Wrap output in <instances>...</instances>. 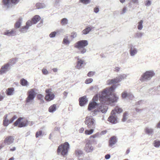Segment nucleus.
I'll use <instances>...</instances> for the list:
<instances>
[{
	"label": "nucleus",
	"mask_w": 160,
	"mask_h": 160,
	"mask_svg": "<svg viewBox=\"0 0 160 160\" xmlns=\"http://www.w3.org/2000/svg\"><path fill=\"white\" fill-rule=\"evenodd\" d=\"M116 85H113L109 88H106L99 94V98L101 103L98 104V108L93 111L91 112L90 115L93 116L98 114L99 112L105 113L107 111L108 107L104 104H109L111 103L116 102L118 99V97L116 96L114 93L112 92H114L116 88Z\"/></svg>",
	"instance_id": "nucleus-1"
},
{
	"label": "nucleus",
	"mask_w": 160,
	"mask_h": 160,
	"mask_svg": "<svg viewBox=\"0 0 160 160\" xmlns=\"http://www.w3.org/2000/svg\"><path fill=\"white\" fill-rule=\"evenodd\" d=\"M88 44V42L87 40H81L75 43L74 44L75 48L78 50L77 53L84 54L86 52L87 49L85 48Z\"/></svg>",
	"instance_id": "nucleus-2"
},
{
	"label": "nucleus",
	"mask_w": 160,
	"mask_h": 160,
	"mask_svg": "<svg viewBox=\"0 0 160 160\" xmlns=\"http://www.w3.org/2000/svg\"><path fill=\"white\" fill-rule=\"evenodd\" d=\"M122 112L121 108L116 107L114 110L112 111L111 115L108 118V121L112 124L116 123L118 122L117 116L118 114Z\"/></svg>",
	"instance_id": "nucleus-3"
},
{
	"label": "nucleus",
	"mask_w": 160,
	"mask_h": 160,
	"mask_svg": "<svg viewBox=\"0 0 160 160\" xmlns=\"http://www.w3.org/2000/svg\"><path fill=\"white\" fill-rule=\"evenodd\" d=\"M69 148V145L68 142H66L61 144L58 147L57 150L58 155H61L63 156L66 155L68 153Z\"/></svg>",
	"instance_id": "nucleus-4"
},
{
	"label": "nucleus",
	"mask_w": 160,
	"mask_h": 160,
	"mask_svg": "<svg viewBox=\"0 0 160 160\" xmlns=\"http://www.w3.org/2000/svg\"><path fill=\"white\" fill-rule=\"evenodd\" d=\"M127 76V75L125 74H120L114 78L108 80L107 81V84L108 85H110L117 83L120 82L123 79H126Z\"/></svg>",
	"instance_id": "nucleus-5"
},
{
	"label": "nucleus",
	"mask_w": 160,
	"mask_h": 160,
	"mask_svg": "<svg viewBox=\"0 0 160 160\" xmlns=\"http://www.w3.org/2000/svg\"><path fill=\"white\" fill-rule=\"evenodd\" d=\"M85 123L89 128H95L96 120L92 116L87 117L86 118Z\"/></svg>",
	"instance_id": "nucleus-6"
},
{
	"label": "nucleus",
	"mask_w": 160,
	"mask_h": 160,
	"mask_svg": "<svg viewBox=\"0 0 160 160\" xmlns=\"http://www.w3.org/2000/svg\"><path fill=\"white\" fill-rule=\"evenodd\" d=\"M155 73L153 70H149L146 72L141 76L140 80L141 81L150 80L154 76Z\"/></svg>",
	"instance_id": "nucleus-7"
},
{
	"label": "nucleus",
	"mask_w": 160,
	"mask_h": 160,
	"mask_svg": "<svg viewBox=\"0 0 160 160\" xmlns=\"http://www.w3.org/2000/svg\"><path fill=\"white\" fill-rule=\"evenodd\" d=\"M20 0H2V6L3 8H8L11 7L12 5H16Z\"/></svg>",
	"instance_id": "nucleus-8"
},
{
	"label": "nucleus",
	"mask_w": 160,
	"mask_h": 160,
	"mask_svg": "<svg viewBox=\"0 0 160 160\" xmlns=\"http://www.w3.org/2000/svg\"><path fill=\"white\" fill-rule=\"evenodd\" d=\"M36 93L33 89H31L28 91V95L26 99L27 103L32 102L35 98Z\"/></svg>",
	"instance_id": "nucleus-9"
},
{
	"label": "nucleus",
	"mask_w": 160,
	"mask_h": 160,
	"mask_svg": "<svg viewBox=\"0 0 160 160\" xmlns=\"http://www.w3.org/2000/svg\"><path fill=\"white\" fill-rule=\"evenodd\" d=\"M51 89H48L46 90L45 92L46 95L45 97V99L47 101H51L54 98V94L52 92Z\"/></svg>",
	"instance_id": "nucleus-10"
},
{
	"label": "nucleus",
	"mask_w": 160,
	"mask_h": 160,
	"mask_svg": "<svg viewBox=\"0 0 160 160\" xmlns=\"http://www.w3.org/2000/svg\"><path fill=\"white\" fill-rule=\"evenodd\" d=\"M23 119L22 117H20L14 122V125L16 126L18 125V127L19 128L24 127L27 125L28 124L25 122H20Z\"/></svg>",
	"instance_id": "nucleus-11"
},
{
	"label": "nucleus",
	"mask_w": 160,
	"mask_h": 160,
	"mask_svg": "<svg viewBox=\"0 0 160 160\" xmlns=\"http://www.w3.org/2000/svg\"><path fill=\"white\" fill-rule=\"evenodd\" d=\"M33 24L32 22L30 20H28L26 23V25L22 27L20 29V31L23 33L27 32L30 26Z\"/></svg>",
	"instance_id": "nucleus-12"
},
{
	"label": "nucleus",
	"mask_w": 160,
	"mask_h": 160,
	"mask_svg": "<svg viewBox=\"0 0 160 160\" xmlns=\"http://www.w3.org/2000/svg\"><path fill=\"white\" fill-rule=\"evenodd\" d=\"M14 139L12 136H8L5 138L3 141L4 143L6 145H10L14 141Z\"/></svg>",
	"instance_id": "nucleus-13"
},
{
	"label": "nucleus",
	"mask_w": 160,
	"mask_h": 160,
	"mask_svg": "<svg viewBox=\"0 0 160 160\" xmlns=\"http://www.w3.org/2000/svg\"><path fill=\"white\" fill-rule=\"evenodd\" d=\"M9 65V63H6L2 66L0 69V74H2L8 71L10 69Z\"/></svg>",
	"instance_id": "nucleus-14"
},
{
	"label": "nucleus",
	"mask_w": 160,
	"mask_h": 160,
	"mask_svg": "<svg viewBox=\"0 0 160 160\" xmlns=\"http://www.w3.org/2000/svg\"><path fill=\"white\" fill-rule=\"evenodd\" d=\"M144 132L148 136H152L154 134V129L151 127L148 126L144 128Z\"/></svg>",
	"instance_id": "nucleus-15"
},
{
	"label": "nucleus",
	"mask_w": 160,
	"mask_h": 160,
	"mask_svg": "<svg viewBox=\"0 0 160 160\" xmlns=\"http://www.w3.org/2000/svg\"><path fill=\"white\" fill-rule=\"evenodd\" d=\"M93 149V147L92 146L91 142L90 141H88L86 144L84 148L85 150L87 152H92Z\"/></svg>",
	"instance_id": "nucleus-16"
},
{
	"label": "nucleus",
	"mask_w": 160,
	"mask_h": 160,
	"mask_svg": "<svg viewBox=\"0 0 160 160\" xmlns=\"http://www.w3.org/2000/svg\"><path fill=\"white\" fill-rule=\"evenodd\" d=\"M16 32L15 28H13L12 30H6L3 32V34L9 37L14 36Z\"/></svg>",
	"instance_id": "nucleus-17"
},
{
	"label": "nucleus",
	"mask_w": 160,
	"mask_h": 160,
	"mask_svg": "<svg viewBox=\"0 0 160 160\" xmlns=\"http://www.w3.org/2000/svg\"><path fill=\"white\" fill-rule=\"evenodd\" d=\"M79 105L81 106H83L87 104L88 100L86 96L82 97L79 99Z\"/></svg>",
	"instance_id": "nucleus-18"
},
{
	"label": "nucleus",
	"mask_w": 160,
	"mask_h": 160,
	"mask_svg": "<svg viewBox=\"0 0 160 160\" xmlns=\"http://www.w3.org/2000/svg\"><path fill=\"white\" fill-rule=\"evenodd\" d=\"M129 51L130 56L133 57L137 54L138 50L136 48L132 46L131 47Z\"/></svg>",
	"instance_id": "nucleus-19"
},
{
	"label": "nucleus",
	"mask_w": 160,
	"mask_h": 160,
	"mask_svg": "<svg viewBox=\"0 0 160 160\" xmlns=\"http://www.w3.org/2000/svg\"><path fill=\"white\" fill-rule=\"evenodd\" d=\"M117 142L116 137L115 136H112L109 141V145L110 147H112L115 145Z\"/></svg>",
	"instance_id": "nucleus-20"
},
{
	"label": "nucleus",
	"mask_w": 160,
	"mask_h": 160,
	"mask_svg": "<svg viewBox=\"0 0 160 160\" xmlns=\"http://www.w3.org/2000/svg\"><path fill=\"white\" fill-rule=\"evenodd\" d=\"M122 97L123 99L126 98L127 97L132 98L133 95L130 93H128L127 91H124L122 93Z\"/></svg>",
	"instance_id": "nucleus-21"
},
{
	"label": "nucleus",
	"mask_w": 160,
	"mask_h": 160,
	"mask_svg": "<svg viewBox=\"0 0 160 160\" xmlns=\"http://www.w3.org/2000/svg\"><path fill=\"white\" fill-rule=\"evenodd\" d=\"M14 89L13 88H8L6 91L7 95L11 96L13 95L14 93Z\"/></svg>",
	"instance_id": "nucleus-22"
},
{
	"label": "nucleus",
	"mask_w": 160,
	"mask_h": 160,
	"mask_svg": "<svg viewBox=\"0 0 160 160\" xmlns=\"http://www.w3.org/2000/svg\"><path fill=\"white\" fill-rule=\"evenodd\" d=\"M84 63V61L83 60L78 61L76 66V68L78 69H81L82 67V65Z\"/></svg>",
	"instance_id": "nucleus-23"
},
{
	"label": "nucleus",
	"mask_w": 160,
	"mask_h": 160,
	"mask_svg": "<svg viewBox=\"0 0 160 160\" xmlns=\"http://www.w3.org/2000/svg\"><path fill=\"white\" fill-rule=\"evenodd\" d=\"M93 28V27H87L82 31V32L83 34H87Z\"/></svg>",
	"instance_id": "nucleus-24"
},
{
	"label": "nucleus",
	"mask_w": 160,
	"mask_h": 160,
	"mask_svg": "<svg viewBox=\"0 0 160 160\" xmlns=\"http://www.w3.org/2000/svg\"><path fill=\"white\" fill-rule=\"evenodd\" d=\"M97 105V103L95 101H93L92 102L90 103L88 106V110L89 111L92 110V109L95 108Z\"/></svg>",
	"instance_id": "nucleus-25"
},
{
	"label": "nucleus",
	"mask_w": 160,
	"mask_h": 160,
	"mask_svg": "<svg viewBox=\"0 0 160 160\" xmlns=\"http://www.w3.org/2000/svg\"><path fill=\"white\" fill-rule=\"evenodd\" d=\"M8 114H6L4 117V120L3 121V124L4 126L7 127L9 123V120L7 118Z\"/></svg>",
	"instance_id": "nucleus-26"
},
{
	"label": "nucleus",
	"mask_w": 160,
	"mask_h": 160,
	"mask_svg": "<svg viewBox=\"0 0 160 160\" xmlns=\"http://www.w3.org/2000/svg\"><path fill=\"white\" fill-rule=\"evenodd\" d=\"M40 19V17L38 15L35 16L33 18H32L31 21L33 24H36Z\"/></svg>",
	"instance_id": "nucleus-27"
},
{
	"label": "nucleus",
	"mask_w": 160,
	"mask_h": 160,
	"mask_svg": "<svg viewBox=\"0 0 160 160\" xmlns=\"http://www.w3.org/2000/svg\"><path fill=\"white\" fill-rule=\"evenodd\" d=\"M22 21V18H19L18 21L15 23L14 28L16 29V28H19L21 25Z\"/></svg>",
	"instance_id": "nucleus-28"
},
{
	"label": "nucleus",
	"mask_w": 160,
	"mask_h": 160,
	"mask_svg": "<svg viewBox=\"0 0 160 160\" xmlns=\"http://www.w3.org/2000/svg\"><path fill=\"white\" fill-rule=\"evenodd\" d=\"M63 29H60L59 30H57V32L54 31L52 32L49 34V37L51 38H54L55 36L57 33L62 32H63Z\"/></svg>",
	"instance_id": "nucleus-29"
},
{
	"label": "nucleus",
	"mask_w": 160,
	"mask_h": 160,
	"mask_svg": "<svg viewBox=\"0 0 160 160\" xmlns=\"http://www.w3.org/2000/svg\"><path fill=\"white\" fill-rule=\"evenodd\" d=\"M20 83L22 86H27L28 85V81L24 78H22L20 81Z\"/></svg>",
	"instance_id": "nucleus-30"
},
{
	"label": "nucleus",
	"mask_w": 160,
	"mask_h": 160,
	"mask_svg": "<svg viewBox=\"0 0 160 160\" xmlns=\"http://www.w3.org/2000/svg\"><path fill=\"white\" fill-rule=\"evenodd\" d=\"M37 9L43 8L46 7L45 5L43 3H37L36 5Z\"/></svg>",
	"instance_id": "nucleus-31"
},
{
	"label": "nucleus",
	"mask_w": 160,
	"mask_h": 160,
	"mask_svg": "<svg viewBox=\"0 0 160 160\" xmlns=\"http://www.w3.org/2000/svg\"><path fill=\"white\" fill-rule=\"evenodd\" d=\"M56 110V105L53 104L51 105L48 109V111L50 112H53Z\"/></svg>",
	"instance_id": "nucleus-32"
},
{
	"label": "nucleus",
	"mask_w": 160,
	"mask_h": 160,
	"mask_svg": "<svg viewBox=\"0 0 160 160\" xmlns=\"http://www.w3.org/2000/svg\"><path fill=\"white\" fill-rule=\"evenodd\" d=\"M75 154L76 156L78 157H81L83 154V152L80 150L77 149L75 151Z\"/></svg>",
	"instance_id": "nucleus-33"
},
{
	"label": "nucleus",
	"mask_w": 160,
	"mask_h": 160,
	"mask_svg": "<svg viewBox=\"0 0 160 160\" xmlns=\"http://www.w3.org/2000/svg\"><path fill=\"white\" fill-rule=\"evenodd\" d=\"M90 90L94 92H97L98 90V87L96 85L92 86L90 88Z\"/></svg>",
	"instance_id": "nucleus-34"
},
{
	"label": "nucleus",
	"mask_w": 160,
	"mask_h": 160,
	"mask_svg": "<svg viewBox=\"0 0 160 160\" xmlns=\"http://www.w3.org/2000/svg\"><path fill=\"white\" fill-rule=\"evenodd\" d=\"M128 114L127 112H125L124 113L123 115V118L122 119V121L123 122H125L128 118Z\"/></svg>",
	"instance_id": "nucleus-35"
},
{
	"label": "nucleus",
	"mask_w": 160,
	"mask_h": 160,
	"mask_svg": "<svg viewBox=\"0 0 160 160\" xmlns=\"http://www.w3.org/2000/svg\"><path fill=\"white\" fill-rule=\"evenodd\" d=\"M143 23V21L142 20H141L138 23V25L137 27L138 29L139 30H141L143 28L142 24Z\"/></svg>",
	"instance_id": "nucleus-36"
},
{
	"label": "nucleus",
	"mask_w": 160,
	"mask_h": 160,
	"mask_svg": "<svg viewBox=\"0 0 160 160\" xmlns=\"http://www.w3.org/2000/svg\"><path fill=\"white\" fill-rule=\"evenodd\" d=\"M63 42L64 44L66 45H68L70 43V42L68 39V36H66L63 39Z\"/></svg>",
	"instance_id": "nucleus-37"
},
{
	"label": "nucleus",
	"mask_w": 160,
	"mask_h": 160,
	"mask_svg": "<svg viewBox=\"0 0 160 160\" xmlns=\"http://www.w3.org/2000/svg\"><path fill=\"white\" fill-rule=\"evenodd\" d=\"M90 0H79V2L84 5H87L90 2Z\"/></svg>",
	"instance_id": "nucleus-38"
},
{
	"label": "nucleus",
	"mask_w": 160,
	"mask_h": 160,
	"mask_svg": "<svg viewBox=\"0 0 160 160\" xmlns=\"http://www.w3.org/2000/svg\"><path fill=\"white\" fill-rule=\"evenodd\" d=\"M153 144L154 147L158 148L160 146V141L159 140H155L153 142Z\"/></svg>",
	"instance_id": "nucleus-39"
},
{
	"label": "nucleus",
	"mask_w": 160,
	"mask_h": 160,
	"mask_svg": "<svg viewBox=\"0 0 160 160\" xmlns=\"http://www.w3.org/2000/svg\"><path fill=\"white\" fill-rule=\"evenodd\" d=\"M143 33H142L141 32H138L136 33L135 37V38H141L143 36Z\"/></svg>",
	"instance_id": "nucleus-40"
},
{
	"label": "nucleus",
	"mask_w": 160,
	"mask_h": 160,
	"mask_svg": "<svg viewBox=\"0 0 160 160\" xmlns=\"http://www.w3.org/2000/svg\"><path fill=\"white\" fill-rule=\"evenodd\" d=\"M68 20L66 18L62 19L61 21V23L62 25H65L68 23Z\"/></svg>",
	"instance_id": "nucleus-41"
},
{
	"label": "nucleus",
	"mask_w": 160,
	"mask_h": 160,
	"mask_svg": "<svg viewBox=\"0 0 160 160\" xmlns=\"http://www.w3.org/2000/svg\"><path fill=\"white\" fill-rule=\"evenodd\" d=\"M94 128H91L89 130H86L85 131V134L87 135H90L93 132Z\"/></svg>",
	"instance_id": "nucleus-42"
},
{
	"label": "nucleus",
	"mask_w": 160,
	"mask_h": 160,
	"mask_svg": "<svg viewBox=\"0 0 160 160\" xmlns=\"http://www.w3.org/2000/svg\"><path fill=\"white\" fill-rule=\"evenodd\" d=\"M127 11V7L125 6L124 7L121 11L120 14L121 15L124 14Z\"/></svg>",
	"instance_id": "nucleus-43"
},
{
	"label": "nucleus",
	"mask_w": 160,
	"mask_h": 160,
	"mask_svg": "<svg viewBox=\"0 0 160 160\" xmlns=\"http://www.w3.org/2000/svg\"><path fill=\"white\" fill-rule=\"evenodd\" d=\"M152 4V2L151 1L148 0L145 2V5L147 7L150 6Z\"/></svg>",
	"instance_id": "nucleus-44"
},
{
	"label": "nucleus",
	"mask_w": 160,
	"mask_h": 160,
	"mask_svg": "<svg viewBox=\"0 0 160 160\" xmlns=\"http://www.w3.org/2000/svg\"><path fill=\"white\" fill-rule=\"evenodd\" d=\"M7 63H9L10 64L9 67H10L11 66H12V65L14 64L15 63L14 59H12L10 60V61Z\"/></svg>",
	"instance_id": "nucleus-45"
},
{
	"label": "nucleus",
	"mask_w": 160,
	"mask_h": 160,
	"mask_svg": "<svg viewBox=\"0 0 160 160\" xmlns=\"http://www.w3.org/2000/svg\"><path fill=\"white\" fill-rule=\"evenodd\" d=\"M93 81V79L92 78H89L87 79L85 81V83L86 84H88L91 83Z\"/></svg>",
	"instance_id": "nucleus-46"
},
{
	"label": "nucleus",
	"mask_w": 160,
	"mask_h": 160,
	"mask_svg": "<svg viewBox=\"0 0 160 160\" xmlns=\"http://www.w3.org/2000/svg\"><path fill=\"white\" fill-rule=\"evenodd\" d=\"M95 73V72L90 71L88 73L87 75L89 77H91L93 75H94Z\"/></svg>",
	"instance_id": "nucleus-47"
},
{
	"label": "nucleus",
	"mask_w": 160,
	"mask_h": 160,
	"mask_svg": "<svg viewBox=\"0 0 160 160\" xmlns=\"http://www.w3.org/2000/svg\"><path fill=\"white\" fill-rule=\"evenodd\" d=\"M17 117L16 115H14L12 118L9 120V122L11 123L12 122L14 121L17 118Z\"/></svg>",
	"instance_id": "nucleus-48"
},
{
	"label": "nucleus",
	"mask_w": 160,
	"mask_h": 160,
	"mask_svg": "<svg viewBox=\"0 0 160 160\" xmlns=\"http://www.w3.org/2000/svg\"><path fill=\"white\" fill-rule=\"evenodd\" d=\"M43 96L41 94H38L37 96L38 98L40 100H42V102H44V101L43 99Z\"/></svg>",
	"instance_id": "nucleus-49"
},
{
	"label": "nucleus",
	"mask_w": 160,
	"mask_h": 160,
	"mask_svg": "<svg viewBox=\"0 0 160 160\" xmlns=\"http://www.w3.org/2000/svg\"><path fill=\"white\" fill-rule=\"evenodd\" d=\"M42 131H40L39 132H37L36 133V138H38L39 136H40L42 134Z\"/></svg>",
	"instance_id": "nucleus-50"
},
{
	"label": "nucleus",
	"mask_w": 160,
	"mask_h": 160,
	"mask_svg": "<svg viewBox=\"0 0 160 160\" xmlns=\"http://www.w3.org/2000/svg\"><path fill=\"white\" fill-rule=\"evenodd\" d=\"M42 72L43 74L46 75L48 74V71L46 69H43Z\"/></svg>",
	"instance_id": "nucleus-51"
},
{
	"label": "nucleus",
	"mask_w": 160,
	"mask_h": 160,
	"mask_svg": "<svg viewBox=\"0 0 160 160\" xmlns=\"http://www.w3.org/2000/svg\"><path fill=\"white\" fill-rule=\"evenodd\" d=\"M99 8L98 7H95V8L93 9V11L95 13H98L99 12Z\"/></svg>",
	"instance_id": "nucleus-52"
},
{
	"label": "nucleus",
	"mask_w": 160,
	"mask_h": 160,
	"mask_svg": "<svg viewBox=\"0 0 160 160\" xmlns=\"http://www.w3.org/2000/svg\"><path fill=\"white\" fill-rule=\"evenodd\" d=\"M77 34L76 32H73L72 33L71 36L72 38H74L77 37Z\"/></svg>",
	"instance_id": "nucleus-53"
},
{
	"label": "nucleus",
	"mask_w": 160,
	"mask_h": 160,
	"mask_svg": "<svg viewBox=\"0 0 160 160\" xmlns=\"http://www.w3.org/2000/svg\"><path fill=\"white\" fill-rule=\"evenodd\" d=\"M61 0H55V6H57L59 3L61 1Z\"/></svg>",
	"instance_id": "nucleus-54"
},
{
	"label": "nucleus",
	"mask_w": 160,
	"mask_h": 160,
	"mask_svg": "<svg viewBox=\"0 0 160 160\" xmlns=\"http://www.w3.org/2000/svg\"><path fill=\"white\" fill-rule=\"evenodd\" d=\"M110 158V155L109 154H107L105 156V158L106 159H108Z\"/></svg>",
	"instance_id": "nucleus-55"
},
{
	"label": "nucleus",
	"mask_w": 160,
	"mask_h": 160,
	"mask_svg": "<svg viewBox=\"0 0 160 160\" xmlns=\"http://www.w3.org/2000/svg\"><path fill=\"white\" fill-rule=\"evenodd\" d=\"M132 2L134 4H138V0H131Z\"/></svg>",
	"instance_id": "nucleus-56"
},
{
	"label": "nucleus",
	"mask_w": 160,
	"mask_h": 160,
	"mask_svg": "<svg viewBox=\"0 0 160 160\" xmlns=\"http://www.w3.org/2000/svg\"><path fill=\"white\" fill-rule=\"evenodd\" d=\"M120 68L118 67H116L114 68V71L118 72H119L120 70Z\"/></svg>",
	"instance_id": "nucleus-57"
},
{
	"label": "nucleus",
	"mask_w": 160,
	"mask_h": 160,
	"mask_svg": "<svg viewBox=\"0 0 160 160\" xmlns=\"http://www.w3.org/2000/svg\"><path fill=\"white\" fill-rule=\"evenodd\" d=\"M156 127L158 128H160V121L157 123L156 126Z\"/></svg>",
	"instance_id": "nucleus-58"
},
{
	"label": "nucleus",
	"mask_w": 160,
	"mask_h": 160,
	"mask_svg": "<svg viewBox=\"0 0 160 160\" xmlns=\"http://www.w3.org/2000/svg\"><path fill=\"white\" fill-rule=\"evenodd\" d=\"M98 134H95L92 135L90 136L92 138H96L98 136Z\"/></svg>",
	"instance_id": "nucleus-59"
},
{
	"label": "nucleus",
	"mask_w": 160,
	"mask_h": 160,
	"mask_svg": "<svg viewBox=\"0 0 160 160\" xmlns=\"http://www.w3.org/2000/svg\"><path fill=\"white\" fill-rule=\"evenodd\" d=\"M107 132V131H102L101 132L100 135H103L105 134Z\"/></svg>",
	"instance_id": "nucleus-60"
},
{
	"label": "nucleus",
	"mask_w": 160,
	"mask_h": 160,
	"mask_svg": "<svg viewBox=\"0 0 160 160\" xmlns=\"http://www.w3.org/2000/svg\"><path fill=\"white\" fill-rule=\"evenodd\" d=\"M84 129L83 128H81L79 130V132L80 133H82L83 131H84Z\"/></svg>",
	"instance_id": "nucleus-61"
},
{
	"label": "nucleus",
	"mask_w": 160,
	"mask_h": 160,
	"mask_svg": "<svg viewBox=\"0 0 160 160\" xmlns=\"http://www.w3.org/2000/svg\"><path fill=\"white\" fill-rule=\"evenodd\" d=\"M143 102L142 100H140L138 102H137L136 104L137 105H140Z\"/></svg>",
	"instance_id": "nucleus-62"
},
{
	"label": "nucleus",
	"mask_w": 160,
	"mask_h": 160,
	"mask_svg": "<svg viewBox=\"0 0 160 160\" xmlns=\"http://www.w3.org/2000/svg\"><path fill=\"white\" fill-rule=\"evenodd\" d=\"M16 150V148L15 147H13L10 149V151H14Z\"/></svg>",
	"instance_id": "nucleus-63"
},
{
	"label": "nucleus",
	"mask_w": 160,
	"mask_h": 160,
	"mask_svg": "<svg viewBox=\"0 0 160 160\" xmlns=\"http://www.w3.org/2000/svg\"><path fill=\"white\" fill-rule=\"evenodd\" d=\"M42 22L40 23H39L37 25V27H40L42 26Z\"/></svg>",
	"instance_id": "nucleus-64"
}]
</instances>
